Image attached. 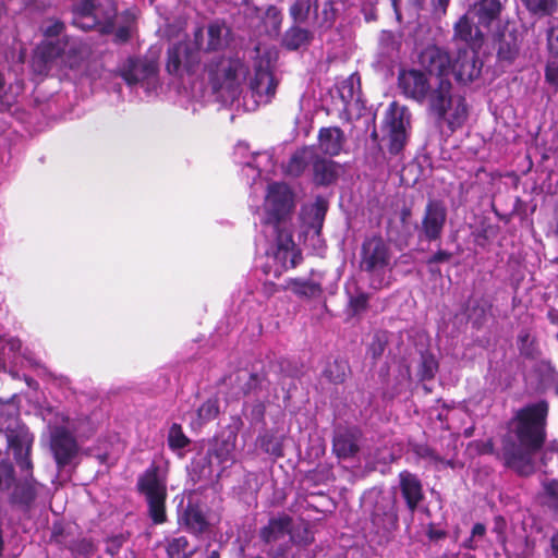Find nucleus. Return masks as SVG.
<instances>
[{"instance_id": "1", "label": "nucleus", "mask_w": 558, "mask_h": 558, "mask_svg": "<svg viewBox=\"0 0 558 558\" xmlns=\"http://www.w3.org/2000/svg\"><path fill=\"white\" fill-rule=\"evenodd\" d=\"M548 411L546 400L520 408L510 421V429L500 438V449L496 450L490 438L483 442L480 453L495 456L519 476L532 475L535 472L534 456L546 442Z\"/></svg>"}, {"instance_id": "2", "label": "nucleus", "mask_w": 558, "mask_h": 558, "mask_svg": "<svg viewBox=\"0 0 558 558\" xmlns=\"http://www.w3.org/2000/svg\"><path fill=\"white\" fill-rule=\"evenodd\" d=\"M210 94L221 101H234L242 94L251 66L239 52L221 53L208 59L203 68Z\"/></svg>"}, {"instance_id": "3", "label": "nucleus", "mask_w": 558, "mask_h": 558, "mask_svg": "<svg viewBox=\"0 0 558 558\" xmlns=\"http://www.w3.org/2000/svg\"><path fill=\"white\" fill-rule=\"evenodd\" d=\"M82 47L70 36L40 40L33 50L31 68L36 75L48 76L54 68L76 69L82 62Z\"/></svg>"}, {"instance_id": "4", "label": "nucleus", "mask_w": 558, "mask_h": 558, "mask_svg": "<svg viewBox=\"0 0 558 558\" xmlns=\"http://www.w3.org/2000/svg\"><path fill=\"white\" fill-rule=\"evenodd\" d=\"M392 257L393 254L389 243L380 234H373L363 240L359 267L362 272L368 276L372 289L381 290L390 286L386 274L393 269Z\"/></svg>"}, {"instance_id": "5", "label": "nucleus", "mask_w": 558, "mask_h": 558, "mask_svg": "<svg viewBox=\"0 0 558 558\" xmlns=\"http://www.w3.org/2000/svg\"><path fill=\"white\" fill-rule=\"evenodd\" d=\"M136 490L145 497L147 515L156 525L167 522L166 501L168 497L167 481L160 475V466L153 462L136 482Z\"/></svg>"}, {"instance_id": "6", "label": "nucleus", "mask_w": 558, "mask_h": 558, "mask_svg": "<svg viewBox=\"0 0 558 558\" xmlns=\"http://www.w3.org/2000/svg\"><path fill=\"white\" fill-rule=\"evenodd\" d=\"M295 207L294 193L283 182H272L268 185L265 201V223L277 226L286 222Z\"/></svg>"}, {"instance_id": "7", "label": "nucleus", "mask_w": 558, "mask_h": 558, "mask_svg": "<svg viewBox=\"0 0 558 558\" xmlns=\"http://www.w3.org/2000/svg\"><path fill=\"white\" fill-rule=\"evenodd\" d=\"M411 125V113L408 107L392 101L384 118L387 132V148L391 155H399L408 143V128Z\"/></svg>"}, {"instance_id": "8", "label": "nucleus", "mask_w": 558, "mask_h": 558, "mask_svg": "<svg viewBox=\"0 0 558 558\" xmlns=\"http://www.w3.org/2000/svg\"><path fill=\"white\" fill-rule=\"evenodd\" d=\"M201 65V53L187 40H180L167 49L166 71L177 78L193 76Z\"/></svg>"}, {"instance_id": "9", "label": "nucleus", "mask_w": 558, "mask_h": 558, "mask_svg": "<svg viewBox=\"0 0 558 558\" xmlns=\"http://www.w3.org/2000/svg\"><path fill=\"white\" fill-rule=\"evenodd\" d=\"M238 434L232 430H223L216 435L210 441L206 456L203 459V465L199 471L202 476L209 477L211 474V458H215L221 465H232L235 462V447Z\"/></svg>"}, {"instance_id": "10", "label": "nucleus", "mask_w": 558, "mask_h": 558, "mask_svg": "<svg viewBox=\"0 0 558 558\" xmlns=\"http://www.w3.org/2000/svg\"><path fill=\"white\" fill-rule=\"evenodd\" d=\"M292 531L293 518L286 512H280L277 515L270 517L267 523L259 529L258 537L266 545L274 544L286 535H289L290 541L295 544L308 545L314 539L307 527H304L302 535H293Z\"/></svg>"}, {"instance_id": "11", "label": "nucleus", "mask_w": 558, "mask_h": 558, "mask_svg": "<svg viewBox=\"0 0 558 558\" xmlns=\"http://www.w3.org/2000/svg\"><path fill=\"white\" fill-rule=\"evenodd\" d=\"M448 210L441 199L429 198L424 207L420 225L416 226L420 241L436 242L441 239Z\"/></svg>"}, {"instance_id": "12", "label": "nucleus", "mask_w": 558, "mask_h": 558, "mask_svg": "<svg viewBox=\"0 0 558 558\" xmlns=\"http://www.w3.org/2000/svg\"><path fill=\"white\" fill-rule=\"evenodd\" d=\"M430 85L429 76L421 69L402 66L398 70L397 88L405 99L424 104Z\"/></svg>"}, {"instance_id": "13", "label": "nucleus", "mask_w": 558, "mask_h": 558, "mask_svg": "<svg viewBox=\"0 0 558 558\" xmlns=\"http://www.w3.org/2000/svg\"><path fill=\"white\" fill-rule=\"evenodd\" d=\"M524 32L515 26L506 25L494 37V49L497 62L501 66H509L520 56Z\"/></svg>"}, {"instance_id": "14", "label": "nucleus", "mask_w": 558, "mask_h": 558, "mask_svg": "<svg viewBox=\"0 0 558 558\" xmlns=\"http://www.w3.org/2000/svg\"><path fill=\"white\" fill-rule=\"evenodd\" d=\"M417 63L428 76L437 80L449 78L451 71L450 52L436 44H428L417 53Z\"/></svg>"}, {"instance_id": "15", "label": "nucleus", "mask_w": 558, "mask_h": 558, "mask_svg": "<svg viewBox=\"0 0 558 558\" xmlns=\"http://www.w3.org/2000/svg\"><path fill=\"white\" fill-rule=\"evenodd\" d=\"M50 450L58 470H63L78 454L80 446L75 436L65 427H56L50 437Z\"/></svg>"}, {"instance_id": "16", "label": "nucleus", "mask_w": 558, "mask_h": 558, "mask_svg": "<svg viewBox=\"0 0 558 558\" xmlns=\"http://www.w3.org/2000/svg\"><path fill=\"white\" fill-rule=\"evenodd\" d=\"M159 65L148 57H129L119 70V75L130 86L156 77Z\"/></svg>"}, {"instance_id": "17", "label": "nucleus", "mask_w": 558, "mask_h": 558, "mask_svg": "<svg viewBox=\"0 0 558 558\" xmlns=\"http://www.w3.org/2000/svg\"><path fill=\"white\" fill-rule=\"evenodd\" d=\"M452 31L451 40L458 49L480 51L484 45V34L478 24L474 25L469 13L459 17Z\"/></svg>"}, {"instance_id": "18", "label": "nucleus", "mask_w": 558, "mask_h": 558, "mask_svg": "<svg viewBox=\"0 0 558 558\" xmlns=\"http://www.w3.org/2000/svg\"><path fill=\"white\" fill-rule=\"evenodd\" d=\"M278 85L279 81L268 63L264 65L263 62H259L255 65L250 89L258 102L270 104L277 93Z\"/></svg>"}, {"instance_id": "19", "label": "nucleus", "mask_w": 558, "mask_h": 558, "mask_svg": "<svg viewBox=\"0 0 558 558\" xmlns=\"http://www.w3.org/2000/svg\"><path fill=\"white\" fill-rule=\"evenodd\" d=\"M428 110L435 116L441 125L447 120L448 111L452 106V83L449 78L437 80L435 87L430 85V92L426 99Z\"/></svg>"}, {"instance_id": "20", "label": "nucleus", "mask_w": 558, "mask_h": 558, "mask_svg": "<svg viewBox=\"0 0 558 558\" xmlns=\"http://www.w3.org/2000/svg\"><path fill=\"white\" fill-rule=\"evenodd\" d=\"M483 62L480 60L478 51L458 49L454 63L451 62V70L454 78L460 84H469L476 80L482 72Z\"/></svg>"}, {"instance_id": "21", "label": "nucleus", "mask_w": 558, "mask_h": 558, "mask_svg": "<svg viewBox=\"0 0 558 558\" xmlns=\"http://www.w3.org/2000/svg\"><path fill=\"white\" fill-rule=\"evenodd\" d=\"M362 430L357 426L339 429L332 438V452L340 460L354 458L360 452Z\"/></svg>"}, {"instance_id": "22", "label": "nucleus", "mask_w": 558, "mask_h": 558, "mask_svg": "<svg viewBox=\"0 0 558 558\" xmlns=\"http://www.w3.org/2000/svg\"><path fill=\"white\" fill-rule=\"evenodd\" d=\"M399 490L410 513H414L425 498L423 484L420 477L408 470L398 475Z\"/></svg>"}, {"instance_id": "23", "label": "nucleus", "mask_w": 558, "mask_h": 558, "mask_svg": "<svg viewBox=\"0 0 558 558\" xmlns=\"http://www.w3.org/2000/svg\"><path fill=\"white\" fill-rule=\"evenodd\" d=\"M371 520L378 530L387 532L396 530L399 523L396 498L381 496L374 506Z\"/></svg>"}, {"instance_id": "24", "label": "nucleus", "mask_w": 558, "mask_h": 558, "mask_svg": "<svg viewBox=\"0 0 558 558\" xmlns=\"http://www.w3.org/2000/svg\"><path fill=\"white\" fill-rule=\"evenodd\" d=\"M232 41V29L225 20L216 19L207 25V40L203 48L205 53L223 51Z\"/></svg>"}, {"instance_id": "25", "label": "nucleus", "mask_w": 558, "mask_h": 558, "mask_svg": "<svg viewBox=\"0 0 558 558\" xmlns=\"http://www.w3.org/2000/svg\"><path fill=\"white\" fill-rule=\"evenodd\" d=\"M98 15H74L72 24L83 31L96 28L101 35H109L114 29V19L117 17V8L110 4L104 13V19Z\"/></svg>"}, {"instance_id": "26", "label": "nucleus", "mask_w": 558, "mask_h": 558, "mask_svg": "<svg viewBox=\"0 0 558 558\" xmlns=\"http://www.w3.org/2000/svg\"><path fill=\"white\" fill-rule=\"evenodd\" d=\"M502 10L504 5L500 0H474L468 13L476 19L480 26L489 27L500 19Z\"/></svg>"}, {"instance_id": "27", "label": "nucleus", "mask_w": 558, "mask_h": 558, "mask_svg": "<svg viewBox=\"0 0 558 558\" xmlns=\"http://www.w3.org/2000/svg\"><path fill=\"white\" fill-rule=\"evenodd\" d=\"M317 140L322 153L329 157L340 155L347 142L344 132L339 126L320 128Z\"/></svg>"}, {"instance_id": "28", "label": "nucleus", "mask_w": 558, "mask_h": 558, "mask_svg": "<svg viewBox=\"0 0 558 558\" xmlns=\"http://www.w3.org/2000/svg\"><path fill=\"white\" fill-rule=\"evenodd\" d=\"M179 522L187 532L196 536L204 534L209 527V522L202 508L192 502H189L183 509Z\"/></svg>"}, {"instance_id": "29", "label": "nucleus", "mask_w": 558, "mask_h": 558, "mask_svg": "<svg viewBox=\"0 0 558 558\" xmlns=\"http://www.w3.org/2000/svg\"><path fill=\"white\" fill-rule=\"evenodd\" d=\"M339 16V10L336 8L335 0H326L319 10L318 0H314L313 23L319 34H325L332 29Z\"/></svg>"}, {"instance_id": "30", "label": "nucleus", "mask_w": 558, "mask_h": 558, "mask_svg": "<svg viewBox=\"0 0 558 558\" xmlns=\"http://www.w3.org/2000/svg\"><path fill=\"white\" fill-rule=\"evenodd\" d=\"M313 182L319 186H328L338 179V163L331 159H326L317 154L312 161Z\"/></svg>"}, {"instance_id": "31", "label": "nucleus", "mask_w": 558, "mask_h": 558, "mask_svg": "<svg viewBox=\"0 0 558 558\" xmlns=\"http://www.w3.org/2000/svg\"><path fill=\"white\" fill-rule=\"evenodd\" d=\"M314 40V33L301 24H292L283 34L281 45L289 51H296L310 46Z\"/></svg>"}, {"instance_id": "32", "label": "nucleus", "mask_w": 558, "mask_h": 558, "mask_svg": "<svg viewBox=\"0 0 558 558\" xmlns=\"http://www.w3.org/2000/svg\"><path fill=\"white\" fill-rule=\"evenodd\" d=\"M314 150L311 147L303 146L298 148L283 165V173L287 177L296 179L300 178L314 158Z\"/></svg>"}, {"instance_id": "33", "label": "nucleus", "mask_w": 558, "mask_h": 558, "mask_svg": "<svg viewBox=\"0 0 558 558\" xmlns=\"http://www.w3.org/2000/svg\"><path fill=\"white\" fill-rule=\"evenodd\" d=\"M289 288L298 298L306 300L320 298L324 292L319 282L302 278L290 279Z\"/></svg>"}, {"instance_id": "34", "label": "nucleus", "mask_w": 558, "mask_h": 558, "mask_svg": "<svg viewBox=\"0 0 558 558\" xmlns=\"http://www.w3.org/2000/svg\"><path fill=\"white\" fill-rule=\"evenodd\" d=\"M350 373L349 362L344 359H335L327 363L323 371V376L333 385H341L345 381Z\"/></svg>"}, {"instance_id": "35", "label": "nucleus", "mask_w": 558, "mask_h": 558, "mask_svg": "<svg viewBox=\"0 0 558 558\" xmlns=\"http://www.w3.org/2000/svg\"><path fill=\"white\" fill-rule=\"evenodd\" d=\"M36 488L31 483L16 484L11 493L9 500L11 505L29 508L36 499Z\"/></svg>"}, {"instance_id": "36", "label": "nucleus", "mask_w": 558, "mask_h": 558, "mask_svg": "<svg viewBox=\"0 0 558 558\" xmlns=\"http://www.w3.org/2000/svg\"><path fill=\"white\" fill-rule=\"evenodd\" d=\"M283 436H278L274 433H265L264 435L258 436L257 442L259 448L267 454L274 457L275 459L282 458L284 456L283 450Z\"/></svg>"}, {"instance_id": "37", "label": "nucleus", "mask_w": 558, "mask_h": 558, "mask_svg": "<svg viewBox=\"0 0 558 558\" xmlns=\"http://www.w3.org/2000/svg\"><path fill=\"white\" fill-rule=\"evenodd\" d=\"M196 548L191 546L185 536H178L169 539L166 546L168 558H192Z\"/></svg>"}, {"instance_id": "38", "label": "nucleus", "mask_w": 558, "mask_h": 558, "mask_svg": "<svg viewBox=\"0 0 558 558\" xmlns=\"http://www.w3.org/2000/svg\"><path fill=\"white\" fill-rule=\"evenodd\" d=\"M327 210V202L320 197L317 198L311 207L310 221L307 222V228L310 230H313L316 235H319L322 232Z\"/></svg>"}, {"instance_id": "39", "label": "nucleus", "mask_w": 558, "mask_h": 558, "mask_svg": "<svg viewBox=\"0 0 558 558\" xmlns=\"http://www.w3.org/2000/svg\"><path fill=\"white\" fill-rule=\"evenodd\" d=\"M63 547L69 549L74 557H88L95 550L94 543L90 538H87L82 535L75 537L73 534L70 536L69 539H66Z\"/></svg>"}, {"instance_id": "40", "label": "nucleus", "mask_w": 558, "mask_h": 558, "mask_svg": "<svg viewBox=\"0 0 558 558\" xmlns=\"http://www.w3.org/2000/svg\"><path fill=\"white\" fill-rule=\"evenodd\" d=\"M524 8L533 15L549 16L558 9V0H521Z\"/></svg>"}, {"instance_id": "41", "label": "nucleus", "mask_w": 558, "mask_h": 558, "mask_svg": "<svg viewBox=\"0 0 558 558\" xmlns=\"http://www.w3.org/2000/svg\"><path fill=\"white\" fill-rule=\"evenodd\" d=\"M412 452L420 459H428L434 464H444L449 468H453L452 460H446L440 457L429 445L414 442L410 444Z\"/></svg>"}, {"instance_id": "42", "label": "nucleus", "mask_w": 558, "mask_h": 558, "mask_svg": "<svg viewBox=\"0 0 558 558\" xmlns=\"http://www.w3.org/2000/svg\"><path fill=\"white\" fill-rule=\"evenodd\" d=\"M314 10V0H294L289 8V15L293 24H304Z\"/></svg>"}, {"instance_id": "43", "label": "nucleus", "mask_w": 558, "mask_h": 558, "mask_svg": "<svg viewBox=\"0 0 558 558\" xmlns=\"http://www.w3.org/2000/svg\"><path fill=\"white\" fill-rule=\"evenodd\" d=\"M167 442L169 449L175 452L186 448L191 439L184 434L181 424L173 423L169 428Z\"/></svg>"}, {"instance_id": "44", "label": "nucleus", "mask_w": 558, "mask_h": 558, "mask_svg": "<svg viewBox=\"0 0 558 558\" xmlns=\"http://www.w3.org/2000/svg\"><path fill=\"white\" fill-rule=\"evenodd\" d=\"M9 448L12 449L14 457H21L25 452L27 446H32L33 439L27 433L9 430L7 434Z\"/></svg>"}, {"instance_id": "45", "label": "nucleus", "mask_w": 558, "mask_h": 558, "mask_svg": "<svg viewBox=\"0 0 558 558\" xmlns=\"http://www.w3.org/2000/svg\"><path fill=\"white\" fill-rule=\"evenodd\" d=\"M65 24L58 19H50L47 20L41 26H40V33L43 35L41 40H56L61 39L62 36H68L65 34Z\"/></svg>"}, {"instance_id": "46", "label": "nucleus", "mask_w": 558, "mask_h": 558, "mask_svg": "<svg viewBox=\"0 0 558 558\" xmlns=\"http://www.w3.org/2000/svg\"><path fill=\"white\" fill-rule=\"evenodd\" d=\"M369 294L361 289H356L354 295H350L348 307L351 316H357L367 311L369 306Z\"/></svg>"}, {"instance_id": "47", "label": "nucleus", "mask_w": 558, "mask_h": 558, "mask_svg": "<svg viewBox=\"0 0 558 558\" xmlns=\"http://www.w3.org/2000/svg\"><path fill=\"white\" fill-rule=\"evenodd\" d=\"M517 342L519 352L523 357L529 360L535 359L537 354L535 339L532 338L531 333L527 330H522L518 335Z\"/></svg>"}, {"instance_id": "48", "label": "nucleus", "mask_w": 558, "mask_h": 558, "mask_svg": "<svg viewBox=\"0 0 558 558\" xmlns=\"http://www.w3.org/2000/svg\"><path fill=\"white\" fill-rule=\"evenodd\" d=\"M126 19L123 24L119 25L117 28L114 27L113 32V43L117 45L126 44L132 38V34L135 31V21L130 16V14H125Z\"/></svg>"}, {"instance_id": "49", "label": "nucleus", "mask_w": 558, "mask_h": 558, "mask_svg": "<svg viewBox=\"0 0 558 558\" xmlns=\"http://www.w3.org/2000/svg\"><path fill=\"white\" fill-rule=\"evenodd\" d=\"M220 413L219 400L209 398L197 409V416L202 423H208L218 417Z\"/></svg>"}, {"instance_id": "50", "label": "nucleus", "mask_w": 558, "mask_h": 558, "mask_svg": "<svg viewBox=\"0 0 558 558\" xmlns=\"http://www.w3.org/2000/svg\"><path fill=\"white\" fill-rule=\"evenodd\" d=\"M274 256L284 269L295 268L303 259L300 250H276Z\"/></svg>"}, {"instance_id": "51", "label": "nucleus", "mask_w": 558, "mask_h": 558, "mask_svg": "<svg viewBox=\"0 0 558 558\" xmlns=\"http://www.w3.org/2000/svg\"><path fill=\"white\" fill-rule=\"evenodd\" d=\"M438 369V362L432 353L425 352L421 355L420 377L429 380L435 377Z\"/></svg>"}, {"instance_id": "52", "label": "nucleus", "mask_w": 558, "mask_h": 558, "mask_svg": "<svg viewBox=\"0 0 558 558\" xmlns=\"http://www.w3.org/2000/svg\"><path fill=\"white\" fill-rule=\"evenodd\" d=\"M14 482L15 470L13 464L8 460L0 461V490H9Z\"/></svg>"}, {"instance_id": "53", "label": "nucleus", "mask_w": 558, "mask_h": 558, "mask_svg": "<svg viewBox=\"0 0 558 558\" xmlns=\"http://www.w3.org/2000/svg\"><path fill=\"white\" fill-rule=\"evenodd\" d=\"M276 231V250H299L293 241L292 233L281 225L272 226Z\"/></svg>"}, {"instance_id": "54", "label": "nucleus", "mask_w": 558, "mask_h": 558, "mask_svg": "<svg viewBox=\"0 0 558 558\" xmlns=\"http://www.w3.org/2000/svg\"><path fill=\"white\" fill-rule=\"evenodd\" d=\"M387 344L388 340L386 336L383 333H376L368 345L367 353L376 362L383 356Z\"/></svg>"}, {"instance_id": "55", "label": "nucleus", "mask_w": 558, "mask_h": 558, "mask_svg": "<svg viewBox=\"0 0 558 558\" xmlns=\"http://www.w3.org/2000/svg\"><path fill=\"white\" fill-rule=\"evenodd\" d=\"M106 11H104L105 13ZM74 15H98L104 16L101 5L94 0H80L73 10Z\"/></svg>"}, {"instance_id": "56", "label": "nucleus", "mask_w": 558, "mask_h": 558, "mask_svg": "<svg viewBox=\"0 0 558 558\" xmlns=\"http://www.w3.org/2000/svg\"><path fill=\"white\" fill-rule=\"evenodd\" d=\"M453 257V254L447 250L438 248L432 256L426 259V265L429 267L432 274H440V269H434L433 266L437 264L448 263Z\"/></svg>"}, {"instance_id": "57", "label": "nucleus", "mask_w": 558, "mask_h": 558, "mask_svg": "<svg viewBox=\"0 0 558 558\" xmlns=\"http://www.w3.org/2000/svg\"><path fill=\"white\" fill-rule=\"evenodd\" d=\"M128 536L123 533H119L116 535L108 536L106 538V549L105 551L110 556L117 555L122 546L126 543Z\"/></svg>"}, {"instance_id": "58", "label": "nucleus", "mask_w": 558, "mask_h": 558, "mask_svg": "<svg viewBox=\"0 0 558 558\" xmlns=\"http://www.w3.org/2000/svg\"><path fill=\"white\" fill-rule=\"evenodd\" d=\"M468 118V108L464 104V100L461 99L459 104L456 106L454 113L452 114V118L449 120H446L448 122L449 128L453 131L456 128L463 124V122Z\"/></svg>"}, {"instance_id": "59", "label": "nucleus", "mask_w": 558, "mask_h": 558, "mask_svg": "<svg viewBox=\"0 0 558 558\" xmlns=\"http://www.w3.org/2000/svg\"><path fill=\"white\" fill-rule=\"evenodd\" d=\"M548 507L558 514V481L551 480L545 485Z\"/></svg>"}, {"instance_id": "60", "label": "nucleus", "mask_w": 558, "mask_h": 558, "mask_svg": "<svg viewBox=\"0 0 558 558\" xmlns=\"http://www.w3.org/2000/svg\"><path fill=\"white\" fill-rule=\"evenodd\" d=\"M72 535V532L66 530L62 523H54L51 530V542L56 543L59 546H62L65 544L66 539L70 538Z\"/></svg>"}, {"instance_id": "61", "label": "nucleus", "mask_w": 558, "mask_h": 558, "mask_svg": "<svg viewBox=\"0 0 558 558\" xmlns=\"http://www.w3.org/2000/svg\"><path fill=\"white\" fill-rule=\"evenodd\" d=\"M263 377H260L257 373H252L247 379V381L243 385L242 391L245 396L251 395L253 392H257L262 389Z\"/></svg>"}, {"instance_id": "62", "label": "nucleus", "mask_w": 558, "mask_h": 558, "mask_svg": "<svg viewBox=\"0 0 558 558\" xmlns=\"http://www.w3.org/2000/svg\"><path fill=\"white\" fill-rule=\"evenodd\" d=\"M547 46L550 57L558 60V24L548 31Z\"/></svg>"}, {"instance_id": "63", "label": "nucleus", "mask_w": 558, "mask_h": 558, "mask_svg": "<svg viewBox=\"0 0 558 558\" xmlns=\"http://www.w3.org/2000/svg\"><path fill=\"white\" fill-rule=\"evenodd\" d=\"M545 78L546 81L558 87V60L554 59L549 60L545 68Z\"/></svg>"}, {"instance_id": "64", "label": "nucleus", "mask_w": 558, "mask_h": 558, "mask_svg": "<svg viewBox=\"0 0 558 558\" xmlns=\"http://www.w3.org/2000/svg\"><path fill=\"white\" fill-rule=\"evenodd\" d=\"M506 520L501 515L495 517L493 532L496 533L497 541L500 543L506 542Z\"/></svg>"}]
</instances>
